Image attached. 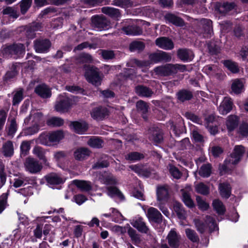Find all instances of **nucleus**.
Returning <instances> with one entry per match:
<instances>
[{"instance_id":"obj_1","label":"nucleus","mask_w":248,"mask_h":248,"mask_svg":"<svg viewBox=\"0 0 248 248\" xmlns=\"http://www.w3.org/2000/svg\"><path fill=\"white\" fill-rule=\"evenodd\" d=\"M25 54V46L21 43L3 45L0 49V56L5 59H20Z\"/></svg>"},{"instance_id":"obj_2","label":"nucleus","mask_w":248,"mask_h":248,"mask_svg":"<svg viewBox=\"0 0 248 248\" xmlns=\"http://www.w3.org/2000/svg\"><path fill=\"white\" fill-rule=\"evenodd\" d=\"M187 70L184 64L166 63L155 67L154 71L155 74L161 77H169L176 75L178 71L184 72Z\"/></svg>"},{"instance_id":"obj_3","label":"nucleus","mask_w":248,"mask_h":248,"mask_svg":"<svg viewBox=\"0 0 248 248\" xmlns=\"http://www.w3.org/2000/svg\"><path fill=\"white\" fill-rule=\"evenodd\" d=\"M85 76L87 81L93 85L95 86L101 85L102 79L97 68L94 66L90 67L86 71Z\"/></svg>"},{"instance_id":"obj_4","label":"nucleus","mask_w":248,"mask_h":248,"mask_svg":"<svg viewBox=\"0 0 248 248\" xmlns=\"http://www.w3.org/2000/svg\"><path fill=\"white\" fill-rule=\"evenodd\" d=\"M194 222L197 230L201 233H203L208 228L210 230H214L216 227V224L213 218H207L205 220L196 218L194 220Z\"/></svg>"},{"instance_id":"obj_5","label":"nucleus","mask_w":248,"mask_h":248,"mask_svg":"<svg viewBox=\"0 0 248 248\" xmlns=\"http://www.w3.org/2000/svg\"><path fill=\"white\" fill-rule=\"evenodd\" d=\"M245 151V148L243 145H235L232 153L230 155L231 159L228 161L229 163L233 165H237L241 161Z\"/></svg>"},{"instance_id":"obj_6","label":"nucleus","mask_w":248,"mask_h":248,"mask_svg":"<svg viewBox=\"0 0 248 248\" xmlns=\"http://www.w3.org/2000/svg\"><path fill=\"white\" fill-rule=\"evenodd\" d=\"M149 59L150 61L153 63H167L171 61V56L169 53L160 50L151 53L149 55Z\"/></svg>"},{"instance_id":"obj_7","label":"nucleus","mask_w":248,"mask_h":248,"mask_svg":"<svg viewBox=\"0 0 248 248\" xmlns=\"http://www.w3.org/2000/svg\"><path fill=\"white\" fill-rule=\"evenodd\" d=\"M93 26L99 31L107 30L110 26V22L103 15H94L92 17Z\"/></svg>"},{"instance_id":"obj_8","label":"nucleus","mask_w":248,"mask_h":248,"mask_svg":"<svg viewBox=\"0 0 248 248\" xmlns=\"http://www.w3.org/2000/svg\"><path fill=\"white\" fill-rule=\"evenodd\" d=\"M51 43L47 38H38L34 41V48L37 53H46L49 51Z\"/></svg>"},{"instance_id":"obj_9","label":"nucleus","mask_w":248,"mask_h":248,"mask_svg":"<svg viewBox=\"0 0 248 248\" xmlns=\"http://www.w3.org/2000/svg\"><path fill=\"white\" fill-rule=\"evenodd\" d=\"M24 165L26 170L32 174L40 172L42 169V165L36 159L30 157L26 159Z\"/></svg>"},{"instance_id":"obj_10","label":"nucleus","mask_w":248,"mask_h":248,"mask_svg":"<svg viewBox=\"0 0 248 248\" xmlns=\"http://www.w3.org/2000/svg\"><path fill=\"white\" fill-rule=\"evenodd\" d=\"M109 114L108 109L104 107L99 106L93 108L91 112V117L96 121H103Z\"/></svg>"},{"instance_id":"obj_11","label":"nucleus","mask_w":248,"mask_h":248,"mask_svg":"<svg viewBox=\"0 0 248 248\" xmlns=\"http://www.w3.org/2000/svg\"><path fill=\"white\" fill-rule=\"evenodd\" d=\"M35 93L42 98L46 99L51 96L50 88L45 83L37 85L34 89Z\"/></svg>"},{"instance_id":"obj_12","label":"nucleus","mask_w":248,"mask_h":248,"mask_svg":"<svg viewBox=\"0 0 248 248\" xmlns=\"http://www.w3.org/2000/svg\"><path fill=\"white\" fill-rule=\"evenodd\" d=\"M218 189L220 196L223 198L228 199L232 194V187L228 182L219 183Z\"/></svg>"},{"instance_id":"obj_13","label":"nucleus","mask_w":248,"mask_h":248,"mask_svg":"<svg viewBox=\"0 0 248 248\" xmlns=\"http://www.w3.org/2000/svg\"><path fill=\"white\" fill-rule=\"evenodd\" d=\"M177 55L184 62L191 61L194 57L193 52L188 48H179L177 50Z\"/></svg>"},{"instance_id":"obj_14","label":"nucleus","mask_w":248,"mask_h":248,"mask_svg":"<svg viewBox=\"0 0 248 248\" xmlns=\"http://www.w3.org/2000/svg\"><path fill=\"white\" fill-rule=\"evenodd\" d=\"M155 44L159 47L165 49L171 50L174 47V44L172 41L166 37H161L155 40Z\"/></svg>"},{"instance_id":"obj_15","label":"nucleus","mask_w":248,"mask_h":248,"mask_svg":"<svg viewBox=\"0 0 248 248\" xmlns=\"http://www.w3.org/2000/svg\"><path fill=\"white\" fill-rule=\"evenodd\" d=\"M70 126L75 133L78 134L85 133L89 128L88 124L84 121L82 122L78 121L71 122Z\"/></svg>"},{"instance_id":"obj_16","label":"nucleus","mask_w":248,"mask_h":248,"mask_svg":"<svg viewBox=\"0 0 248 248\" xmlns=\"http://www.w3.org/2000/svg\"><path fill=\"white\" fill-rule=\"evenodd\" d=\"M177 99L181 103L191 100L194 97L193 92L189 90L182 89L176 94Z\"/></svg>"},{"instance_id":"obj_17","label":"nucleus","mask_w":248,"mask_h":248,"mask_svg":"<svg viewBox=\"0 0 248 248\" xmlns=\"http://www.w3.org/2000/svg\"><path fill=\"white\" fill-rule=\"evenodd\" d=\"M136 108L139 113H141L142 118L144 121H147L148 120V113L149 109L148 103L140 100L136 103Z\"/></svg>"},{"instance_id":"obj_18","label":"nucleus","mask_w":248,"mask_h":248,"mask_svg":"<svg viewBox=\"0 0 248 248\" xmlns=\"http://www.w3.org/2000/svg\"><path fill=\"white\" fill-rule=\"evenodd\" d=\"M233 105L232 100L230 97H224L219 107L220 113L222 115H226L232 110Z\"/></svg>"},{"instance_id":"obj_19","label":"nucleus","mask_w":248,"mask_h":248,"mask_svg":"<svg viewBox=\"0 0 248 248\" xmlns=\"http://www.w3.org/2000/svg\"><path fill=\"white\" fill-rule=\"evenodd\" d=\"M149 139L155 145L162 143L164 140L163 133L162 130L158 128H153Z\"/></svg>"},{"instance_id":"obj_20","label":"nucleus","mask_w":248,"mask_h":248,"mask_svg":"<svg viewBox=\"0 0 248 248\" xmlns=\"http://www.w3.org/2000/svg\"><path fill=\"white\" fill-rule=\"evenodd\" d=\"M221 63L231 74H237L240 72V67L237 62L229 59L222 60Z\"/></svg>"},{"instance_id":"obj_21","label":"nucleus","mask_w":248,"mask_h":248,"mask_svg":"<svg viewBox=\"0 0 248 248\" xmlns=\"http://www.w3.org/2000/svg\"><path fill=\"white\" fill-rule=\"evenodd\" d=\"M164 19L167 22L177 27H183L185 25L184 20L181 17L170 13H167L164 16Z\"/></svg>"},{"instance_id":"obj_22","label":"nucleus","mask_w":248,"mask_h":248,"mask_svg":"<svg viewBox=\"0 0 248 248\" xmlns=\"http://www.w3.org/2000/svg\"><path fill=\"white\" fill-rule=\"evenodd\" d=\"M135 92L140 97H151L154 92L149 87L143 85H138L135 87Z\"/></svg>"},{"instance_id":"obj_23","label":"nucleus","mask_w":248,"mask_h":248,"mask_svg":"<svg viewBox=\"0 0 248 248\" xmlns=\"http://www.w3.org/2000/svg\"><path fill=\"white\" fill-rule=\"evenodd\" d=\"M122 31L127 35L137 36L143 33L142 29L139 26L135 25L124 26Z\"/></svg>"},{"instance_id":"obj_24","label":"nucleus","mask_w":248,"mask_h":248,"mask_svg":"<svg viewBox=\"0 0 248 248\" xmlns=\"http://www.w3.org/2000/svg\"><path fill=\"white\" fill-rule=\"evenodd\" d=\"M91 154L90 150L87 148L79 147L74 153V156L76 160L82 161L88 157Z\"/></svg>"},{"instance_id":"obj_25","label":"nucleus","mask_w":248,"mask_h":248,"mask_svg":"<svg viewBox=\"0 0 248 248\" xmlns=\"http://www.w3.org/2000/svg\"><path fill=\"white\" fill-rule=\"evenodd\" d=\"M46 182L50 185H58L64 183L63 180L60 176L56 173H49L45 177Z\"/></svg>"},{"instance_id":"obj_26","label":"nucleus","mask_w":248,"mask_h":248,"mask_svg":"<svg viewBox=\"0 0 248 248\" xmlns=\"http://www.w3.org/2000/svg\"><path fill=\"white\" fill-rule=\"evenodd\" d=\"M168 242L172 248H177L180 245V236L174 231H170L167 236Z\"/></svg>"},{"instance_id":"obj_27","label":"nucleus","mask_w":248,"mask_h":248,"mask_svg":"<svg viewBox=\"0 0 248 248\" xmlns=\"http://www.w3.org/2000/svg\"><path fill=\"white\" fill-rule=\"evenodd\" d=\"M157 201L159 202L167 201L169 198V190L166 186H157L156 189Z\"/></svg>"},{"instance_id":"obj_28","label":"nucleus","mask_w":248,"mask_h":248,"mask_svg":"<svg viewBox=\"0 0 248 248\" xmlns=\"http://www.w3.org/2000/svg\"><path fill=\"white\" fill-rule=\"evenodd\" d=\"M208 52L211 56H217L220 53L221 48L215 40L209 41L207 44Z\"/></svg>"},{"instance_id":"obj_29","label":"nucleus","mask_w":248,"mask_h":248,"mask_svg":"<svg viewBox=\"0 0 248 248\" xmlns=\"http://www.w3.org/2000/svg\"><path fill=\"white\" fill-rule=\"evenodd\" d=\"M131 225L136 228L140 232L144 233H147L149 229L145 223L142 221L141 218H138L136 219H133L131 221Z\"/></svg>"},{"instance_id":"obj_30","label":"nucleus","mask_w":248,"mask_h":248,"mask_svg":"<svg viewBox=\"0 0 248 248\" xmlns=\"http://www.w3.org/2000/svg\"><path fill=\"white\" fill-rule=\"evenodd\" d=\"M239 118L234 115H230L228 117L226 124L229 132L233 131L238 125Z\"/></svg>"},{"instance_id":"obj_31","label":"nucleus","mask_w":248,"mask_h":248,"mask_svg":"<svg viewBox=\"0 0 248 248\" xmlns=\"http://www.w3.org/2000/svg\"><path fill=\"white\" fill-rule=\"evenodd\" d=\"M213 210L218 216H223L226 211V207L223 202L219 199H215L212 202Z\"/></svg>"},{"instance_id":"obj_32","label":"nucleus","mask_w":248,"mask_h":248,"mask_svg":"<svg viewBox=\"0 0 248 248\" xmlns=\"http://www.w3.org/2000/svg\"><path fill=\"white\" fill-rule=\"evenodd\" d=\"M232 92L235 94L238 95L244 90V85L241 79H234L231 85Z\"/></svg>"},{"instance_id":"obj_33","label":"nucleus","mask_w":248,"mask_h":248,"mask_svg":"<svg viewBox=\"0 0 248 248\" xmlns=\"http://www.w3.org/2000/svg\"><path fill=\"white\" fill-rule=\"evenodd\" d=\"M71 106V101L68 99L61 100L55 105V108L57 111L64 112L67 111Z\"/></svg>"},{"instance_id":"obj_34","label":"nucleus","mask_w":248,"mask_h":248,"mask_svg":"<svg viewBox=\"0 0 248 248\" xmlns=\"http://www.w3.org/2000/svg\"><path fill=\"white\" fill-rule=\"evenodd\" d=\"M102 12L113 19H117L121 16L120 10L113 7H103Z\"/></svg>"},{"instance_id":"obj_35","label":"nucleus","mask_w":248,"mask_h":248,"mask_svg":"<svg viewBox=\"0 0 248 248\" xmlns=\"http://www.w3.org/2000/svg\"><path fill=\"white\" fill-rule=\"evenodd\" d=\"M108 195L111 197H118L121 201L125 200V197L120 190L115 186H110L107 187Z\"/></svg>"},{"instance_id":"obj_36","label":"nucleus","mask_w":248,"mask_h":248,"mask_svg":"<svg viewBox=\"0 0 248 248\" xmlns=\"http://www.w3.org/2000/svg\"><path fill=\"white\" fill-rule=\"evenodd\" d=\"M127 226L129 227L127 231V233L131 238L132 242L135 245H138L141 243V239L140 234L137 233L136 230L129 226L128 224H127Z\"/></svg>"},{"instance_id":"obj_37","label":"nucleus","mask_w":248,"mask_h":248,"mask_svg":"<svg viewBox=\"0 0 248 248\" xmlns=\"http://www.w3.org/2000/svg\"><path fill=\"white\" fill-rule=\"evenodd\" d=\"M73 184L81 191H89L92 188L89 181L76 179L73 181Z\"/></svg>"},{"instance_id":"obj_38","label":"nucleus","mask_w":248,"mask_h":248,"mask_svg":"<svg viewBox=\"0 0 248 248\" xmlns=\"http://www.w3.org/2000/svg\"><path fill=\"white\" fill-rule=\"evenodd\" d=\"M171 127L176 137H179L181 134L186 133V127L182 121L173 124Z\"/></svg>"},{"instance_id":"obj_39","label":"nucleus","mask_w":248,"mask_h":248,"mask_svg":"<svg viewBox=\"0 0 248 248\" xmlns=\"http://www.w3.org/2000/svg\"><path fill=\"white\" fill-rule=\"evenodd\" d=\"M87 143L92 148L100 149L103 147L104 141L100 137H92L88 141Z\"/></svg>"},{"instance_id":"obj_40","label":"nucleus","mask_w":248,"mask_h":248,"mask_svg":"<svg viewBox=\"0 0 248 248\" xmlns=\"http://www.w3.org/2000/svg\"><path fill=\"white\" fill-rule=\"evenodd\" d=\"M212 167L209 163L203 164L200 168L199 171V174L203 178L209 177L212 173Z\"/></svg>"},{"instance_id":"obj_41","label":"nucleus","mask_w":248,"mask_h":248,"mask_svg":"<svg viewBox=\"0 0 248 248\" xmlns=\"http://www.w3.org/2000/svg\"><path fill=\"white\" fill-rule=\"evenodd\" d=\"M46 124L50 127H60L63 125L64 120L60 117L54 116L47 119Z\"/></svg>"},{"instance_id":"obj_42","label":"nucleus","mask_w":248,"mask_h":248,"mask_svg":"<svg viewBox=\"0 0 248 248\" xmlns=\"http://www.w3.org/2000/svg\"><path fill=\"white\" fill-rule=\"evenodd\" d=\"M3 155L5 157H11L14 155V146L13 142L8 140L3 145Z\"/></svg>"},{"instance_id":"obj_43","label":"nucleus","mask_w":248,"mask_h":248,"mask_svg":"<svg viewBox=\"0 0 248 248\" xmlns=\"http://www.w3.org/2000/svg\"><path fill=\"white\" fill-rule=\"evenodd\" d=\"M145 47L144 42L139 41H134L129 45V50L131 52L143 51Z\"/></svg>"},{"instance_id":"obj_44","label":"nucleus","mask_w":248,"mask_h":248,"mask_svg":"<svg viewBox=\"0 0 248 248\" xmlns=\"http://www.w3.org/2000/svg\"><path fill=\"white\" fill-rule=\"evenodd\" d=\"M51 144L53 142H59L64 138L63 132L62 130H57L49 132Z\"/></svg>"},{"instance_id":"obj_45","label":"nucleus","mask_w":248,"mask_h":248,"mask_svg":"<svg viewBox=\"0 0 248 248\" xmlns=\"http://www.w3.org/2000/svg\"><path fill=\"white\" fill-rule=\"evenodd\" d=\"M182 201L189 208L195 207V203L191 199L190 194L186 191H183L182 193Z\"/></svg>"},{"instance_id":"obj_46","label":"nucleus","mask_w":248,"mask_h":248,"mask_svg":"<svg viewBox=\"0 0 248 248\" xmlns=\"http://www.w3.org/2000/svg\"><path fill=\"white\" fill-rule=\"evenodd\" d=\"M100 182L106 185H115L117 184L116 179L112 175L102 174L100 176Z\"/></svg>"},{"instance_id":"obj_47","label":"nucleus","mask_w":248,"mask_h":248,"mask_svg":"<svg viewBox=\"0 0 248 248\" xmlns=\"http://www.w3.org/2000/svg\"><path fill=\"white\" fill-rule=\"evenodd\" d=\"M195 191L197 193L203 195H207L210 193L209 187L202 182L198 183L195 186Z\"/></svg>"},{"instance_id":"obj_48","label":"nucleus","mask_w":248,"mask_h":248,"mask_svg":"<svg viewBox=\"0 0 248 248\" xmlns=\"http://www.w3.org/2000/svg\"><path fill=\"white\" fill-rule=\"evenodd\" d=\"M67 91L73 93L81 94L82 95H86L87 92L83 88L78 85H67L65 87Z\"/></svg>"},{"instance_id":"obj_49","label":"nucleus","mask_w":248,"mask_h":248,"mask_svg":"<svg viewBox=\"0 0 248 248\" xmlns=\"http://www.w3.org/2000/svg\"><path fill=\"white\" fill-rule=\"evenodd\" d=\"M39 143L41 144L51 146V141L49 132H44L42 133L39 137Z\"/></svg>"},{"instance_id":"obj_50","label":"nucleus","mask_w":248,"mask_h":248,"mask_svg":"<svg viewBox=\"0 0 248 248\" xmlns=\"http://www.w3.org/2000/svg\"><path fill=\"white\" fill-rule=\"evenodd\" d=\"M32 0H21L19 3L20 12L25 15L31 7Z\"/></svg>"},{"instance_id":"obj_51","label":"nucleus","mask_w":248,"mask_h":248,"mask_svg":"<svg viewBox=\"0 0 248 248\" xmlns=\"http://www.w3.org/2000/svg\"><path fill=\"white\" fill-rule=\"evenodd\" d=\"M203 29L204 32L207 34H211L213 31L212 21L209 19L204 18L202 20Z\"/></svg>"},{"instance_id":"obj_52","label":"nucleus","mask_w":248,"mask_h":248,"mask_svg":"<svg viewBox=\"0 0 248 248\" xmlns=\"http://www.w3.org/2000/svg\"><path fill=\"white\" fill-rule=\"evenodd\" d=\"M23 90L21 89L17 91L14 95L12 100L13 105H18L23 99Z\"/></svg>"},{"instance_id":"obj_53","label":"nucleus","mask_w":248,"mask_h":248,"mask_svg":"<svg viewBox=\"0 0 248 248\" xmlns=\"http://www.w3.org/2000/svg\"><path fill=\"white\" fill-rule=\"evenodd\" d=\"M237 133L242 137H248V123L246 122L242 123L238 127Z\"/></svg>"},{"instance_id":"obj_54","label":"nucleus","mask_w":248,"mask_h":248,"mask_svg":"<svg viewBox=\"0 0 248 248\" xmlns=\"http://www.w3.org/2000/svg\"><path fill=\"white\" fill-rule=\"evenodd\" d=\"M198 208L202 211H206L209 208V204L204 201L200 196H196V198Z\"/></svg>"},{"instance_id":"obj_55","label":"nucleus","mask_w":248,"mask_h":248,"mask_svg":"<svg viewBox=\"0 0 248 248\" xmlns=\"http://www.w3.org/2000/svg\"><path fill=\"white\" fill-rule=\"evenodd\" d=\"M66 153L63 151H58L54 154V158L58 164H62L65 160Z\"/></svg>"},{"instance_id":"obj_56","label":"nucleus","mask_w":248,"mask_h":248,"mask_svg":"<svg viewBox=\"0 0 248 248\" xmlns=\"http://www.w3.org/2000/svg\"><path fill=\"white\" fill-rule=\"evenodd\" d=\"M145 212L146 217H163L160 211L153 207H149Z\"/></svg>"},{"instance_id":"obj_57","label":"nucleus","mask_w":248,"mask_h":248,"mask_svg":"<svg viewBox=\"0 0 248 248\" xmlns=\"http://www.w3.org/2000/svg\"><path fill=\"white\" fill-rule=\"evenodd\" d=\"M144 158V155L138 152H133L127 155V159L130 161H139Z\"/></svg>"},{"instance_id":"obj_58","label":"nucleus","mask_w":248,"mask_h":248,"mask_svg":"<svg viewBox=\"0 0 248 248\" xmlns=\"http://www.w3.org/2000/svg\"><path fill=\"white\" fill-rule=\"evenodd\" d=\"M185 116L193 123L200 124H202L201 118L191 112H186Z\"/></svg>"},{"instance_id":"obj_59","label":"nucleus","mask_w":248,"mask_h":248,"mask_svg":"<svg viewBox=\"0 0 248 248\" xmlns=\"http://www.w3.org/2000/svg\"><path fill=\"white\" fill-rule=\"evenodd\" d=\"M20 153L21 154L26 155H27L31 148V142L30 141H23L20 145Z\"/></svg>"},{"instance_id":"obj_60","label":"nucleus","mask_w":248,"mask_h":248,"mask_svg":"<svg viewBox=\"0 0 248 248\" xmlns=\"http://www.w3.org/2000/svg\"><path fill=\"white\" fill-rule=\"evenodd\" d=\"M109 163L106 160H99L95 163L92 166L94 170L100 169L104 168H107L109 166Z\"/></svg>"},{"instance_id":"obj_61","label":"nucleus","mask_w":248,"mask_h":248,"mask_svg":"<svg viewBox=\"0 0 248 248\" xmlns=\"http://www.w3.org/2000/svg\"><path fill=\"white\" fill-rule=\"evenodd\" d=\"M58 11V8L53 6H49L46 7L44 10L42 11L40 15L42 16H44L46 15H49L50 16H53L51 14H56Z\"/></svg>"},{"instance_id":"obj_62","label":"nucleus","mask_w":248,"mask_h":248,"mask_svg":"<svg viewBox=\"0 0 248 248\" xmlns=\"http://www.w3.org/2000/svg\"><path fill=\"white\" fill-rule=\"evenodd\" d=\"M58 11V8L53 6H49L46 7L44 10L42 11L40 15L42 16H44L46 15H49L50 16H53L51 14H56Z\"/></svg>"},{"instance_id":"obj_63","label":"nucleus","mask_w":248,"mask_h":248,"mask_svg":"<svg viewBox=\"0 0 248 248\" xmlns=\"http://www.w3.org/2000/svg\"><path fill=\"white\" fill-rule=\"evenodd\" d=\"M186 233L187 237L191 241L193 242H198L199 241L198 236L197 235L196 232L191 229H186Z\"/></svg>"},{"instance_id":"obj_64","label":"nucleus","mask_w":248,"mask_h":248,"mask_svg":"<svg viewBox=\"0 0 248 248\" xmlns=\"http://www.w3.org/2000/svg\"><path fill=\"white\" fill-rule=\"evenodd\" d=\"M40 127L38 124L33 125L32 126L28 127L24 131V134L26 136H31L34 135L38 132Z\"/></svg>"}]
</instances>
